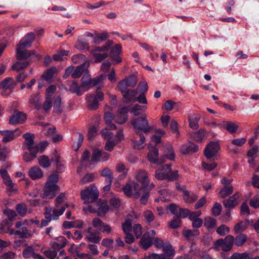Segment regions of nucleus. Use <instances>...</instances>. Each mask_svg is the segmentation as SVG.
Returning a JSON list of instances; mask_svg holds the SVG:
<instances>
[{"instance_id": "obj_64", "label": "nucleus", "mask_w": 259, "mask_h": 259, "mask_svg": "<svg viewBox=\"0 0 259 259\" xmlns=\"http://www.w3.org/2000/svg\"><path fill=\"white\" fill-rule=\"evenodd\" d=\"M230 259H251L248 254L244 252L242 253H233L230 257Z\"/></svg>"}, {"instance_id": "obj_31", "label": "nucleus", "mask_w": 259, "mask_h": 259, "mask_svg": "<svg viewBox=\"0 0 259 259\" xmlns=\"http://www.w3.org/2000/svg\"><path fill=\"white\" fill-rule=\"evenodd\" d=\"M88 66H78L74 71L71 74V76L73 78H77L81 76L82 74H85V76L89 75V71Z\"/></svg>"}, {"instance_id": "obj_43", "label": "nucleus", "mask_w": 259, "mask_h": 259, "mask_svg": "<svg viewBox=\"0 0 259 259\" xmlns=\"http://www.w3.org/2000/svg\"><path fill=\"white\" fill-rule=\"evenodd\" d=\"M184 194V199L187 203H192L198 199V196L196 194L191 193L188 191H185Z\"/></svg>"}, {"instance_id": "obj_58", "label": "nucleus", "mask_w": 259, "mask_h": 259, "mask_svg": "<svg viewBox=\"0 0 259 259\" xmlns=\"http://www.w3.org/2000/svg\"><path fill=\"white\" fill-rule=\"evenodd\" d=\"M52 107V97L48 95L46 96L45 101L43 105V108L46 111L50 110Z\"/></svg>"}, {"instance_id": "obj_33", "label": "nucleus", "mask_w": 259, "mask_h": 259, "mask_svg": "<svg viewBox=\"0 0 259 259\" xmlns=\"http://www.w3.org/2000/svg\"><path fill=\"white\" fill-rule=\"evenodd\" d=\"M28 102L30 106L34 107L37 110H39L41 108L39 103V97L38 95H31L29 98Z\"/></svg>"}, {"instance_id": "obj_37", "label": "nucleus", "mask_w": 259, "mask_h": 259, "mask_svg": "<svg viewBox=\"0 0 259 259\" xmlns=\"http://www.w3.org/2000/svg\"><path fill=\"white\" fill-rule=\"evenodd\" d=\"M137 134L139 135L140 141H137L135 140H133V147L136 149H141L144 148V144L145 141V138L144 135L140 132H136Z\"/></svg>"}, {"instance_id": "obj_39", "label": "nucleus", "mask_w": 259, "mask_h": 259, "mask_svg": "<svg viewBox=\"0 0 259 259\" xmlns=\"http://www.w3.org/2000/svg\"><path fill=\"white\" fill-rule=\"evenodd\" d=\"M233 192V187L230 186H224V187L220 190L219 194L220 197L224 198L231 194Z\"/></svg>"}, {"instance_id": "obj_54", "label": "nucleus", "mask_w": 259, "mask_h": 259, "mask_svg": "<svg viewBox=\"0 0 259 259\" xmlns=\"http://www.w3.org/2000/svg\"><path fill=\"white\" fill-rule=\"evenodd\" d=\"M13 79L12 77H7L0 83V89L2 88L8 89L13 84Z\"/></svg>"}, {"instance_id": "obj_34", "label": "nucleus", "mask_w": 259, "mask_h": 259, "mask_svg": "<svg viewBox=\"0 0 259 259\" xmlns=\"http://www.w3.org/2000/svg\"><path fill=\"white\" fill-rule=\"evenodd\" d=\"M80 86L78 85L76 81H71L70 82L69 91L75 94L77 96H81L83 94Z\"/></svg>"}, {"instance_id": "obj_21", "label": "nucleus", "mask_w": 259, "mask_h": 259, "mask_svg": "<svg viewBox=\"0 0 259 259\" xmlns=\"http://www.w3.org/2000/svg\"><path fill=\"white\" fill-rule=\"evenodd\" d=\"M85 232L88 233L86 236L87 239L91 242L94 243H98L101 240V237L100 236V233L97 230H95L93 227H90Z\"/></svg>"}, {"instance_id": "obj_8", "label": "nucleus", "mask_w": 259, "mask_h": 259, "mask_svg": "<svg viewBox=\"0 0 259 259\" xmlns=\"http://www.w3.org/2000/svg\"><path fill=\"white\" fill-rule=\"evenodd\" d=\"M106 75L101 74L100 77L91 78L90 77L89 75L85 76V74H84L82 77V81L80 85V87L82 90V92H84L88 91L91 87H94L99 84L102 80L105 78Z\"/></svg>"}, {"instance_id": "obj_1", "label": "nucleus", "mask_w": 259, "mask_h": 259, "mask_svg": "<svg viewBox=\"0 0 259 259\" xmlns=\"http://www.w3.org/2000/svg\"><path fill=\"white\" fill-rule=\"evenodd\" d=\"M113 44V41L112 40H108L103 46L96 47L91 50V54L95 59L94 63H98L106 59L108 56V51L110 49V58L113 63L115 64L121 63L122 59L119 56V54L121 53V46L117 44L111 48Z\"/></svg>"}, {"instance_id": "obj_6", "label": "nucleus", "mask_w": 259, "mask_h": 259, "mask_svg": "<svg viewBox=\"0 0 259 259\" xmlns=\"http://www.w3.org/2000/svg\"><path fill=\"white\" fill-rule=\"evenodd\" d=\"M104 94L100 90L98 87L95 94H89L86 98L88 108L91 110L97 109L99 106V103L104 100Z\"/></svg>"}, {"instance_id": "obj_63", "label": "nucleus", "mask_w": 259, "mask_h": 259, "mask_svg": "<svg viewBox=\"0 0 259 259\" xmlns=\"http://www.w3.org/2000/svg\"><path fill=\"white\" fill-rule=\"evenodd\" d=\"M181 226V221L178 217H174L171 221L169 227L172 229H177Z\"/></svg>"}, {"instance_id": "obj_55", "label": "nucleus", "mask_w": 259, "mask_h": 259, "mask_svg": "<svg viewBox=\"0 0 259 259\" xmlns=\"http://www.w3.org/2000/svg\"><path fill=\"white\" fill-rule=\"evenodd\" d=\"M247 237L245 235L240 234L237 236L234 239V243L237 246L242 245L246 241Z\"/></svg>"}, {"instance_id": "obj_46", "label": "nucleus", "mask_w": 259, "mask_h": 259, "mask_svg": "<svg viewBox=\"0 0 259 259\" xmlns=\"http://www.w3.org/2000/svg\"><path fill=\"white\" fill-rule=\"evenodd\" d=\"M128 111H130V106L123 107L121 108L119 110L118 113L119 115H122V116H123V117H124V118L122 119V120L119 121V122L120 123V124L125 123L126 121V120H127V117H128L127 112Z\"/></svg>"}, {"instance_id": "obj_49", "label": "nucleus", "mask_w": 259, "mask_h": 259, "mask_svg": "<svg viewBox=\"0 0 259 259\" xmlns=\"http://www.w3.org/2000/svg\"><path fill=\"white\" fill-rule=\"evenodd\" d=\"M38 160L39 165L44 168H47L51 164V161L47 156L42 155L38 158Z\"/></svg>"}, {"instance_id": "obj_48", "label": "nucleus", "mask_w": 259, "mask_h": 259, "mask_svg": "<svg viewBox=\"0 0 259 259\" xmlns=\"http://www.w3.org/2000/svg\"><path fill=\"white\" fill-rule=\"evenodd\" d=\"M163 251L168 255V259H172L174 256V250L169 243H167L162 247Z\"/></svg>"}, {"instance_id": "obj_17", "label": "nucleus", "mask_w": 259, "mask_h": 259, "mask_svg": "<svg viewBox=\"0 0 259 259\" xmlns=\"http://www.w3.org/2000/svg\"><path fill=\"white\" fill-rule=\"evenodd\" d=\"M240 193L237 192L228 199L224 200L223 201L224 207L228 209H231L235 207L240 203Z\"/></svg>"}, {"instance_id": "obj_62", "label": "nucleus", "mask_w": 259, "mask_h": 259, "mask_svg": "<svg viewBox=\"0 0 259 259\" xmlns=\"http://www.w3.org/2000/svg\"><path fill=\"white\" fill-rule=\"evenodd\" d=\"M199 117H189V126L194 130H197L199 127Z\"/></svg>"}, {"instance_id": "obj_24", "label": "nucleus", "mask_w": 259, "mask_h": 259, "mask_svg": "<svg viewBox=\"0 0 259 259\" xmlns=\"http://www.w3.org/2000/svg\"><path fill=\"white\" fill-rule=\"evenodd\" d=\"M109 206L105 202H102L99 205L98 210L93 208L91 206H88L87 208H83L84 211H89L91 212H97L98 215L103 216L108 211Z\"/></svg>"}, {"instance_id": "obj_50", "label": "nucleus", "mask_w": 259, "mask_h": 259, "mask_svg": "<svg viewBox=\"0 0 259 259\" xmlns=\"http://www.w3.org/2000/svg\"><path fill=\"white\" fill-rule=\"evenodd\" d=\"M54 110L58 114L63 112V107L61 105V99L60 97H57L54 100Z\"/></svg>"}, {"instance_id": "obj_35", "label": "nucleus", "mask_w": 259, "mask_h": 259, "mask_svg": "<svg viewBox=\"0 0 259 259\" xmlns=\"http://www.w3.org/2000/svg\"><path fill=\"white\" fill-rule=\"evenodd\" d=\"M29 175L32 179L35 180L41 178L43 176V173L39 167H33L30 169Z\"/></svg>"}, {"instance_id": "obj_14", "label": "nucleus", "mask_w": 259, "mask_h": 259, "mask_svg": "<svg viewBox=\"0 0 259 259\" xmlns=\"http://www.w3.org/2000/svg\"><path fill=\"white\" fill-rule=\"evenodd\" d=\"M137 77L135 75H131L120 80L117 85V88L121 92L128 90V88H134L137 83Z\"/></svg>"}, {"instance_id": "obj_9", "label": "nucleus", "mask_w": 259, "mask_h": 259, "mask_svg": "<svg viewBox=\"0 0 259 259\" xmlns=\"http://www.w3.org/2000/svg\"><path fill=\"white\" fill-rule=\"evenodd\" d=\"M81 199L84 203L89 204L94 202L99 196V191L96 187H87L80 192Z\"/></svg>"}, {"instance_id": "obj_53", "label": "nucleus", "mask_w": 259, "mask_h": 259, "mask_svg": "<svg viewBox=\"0 0 259 259\" xmlns=\"http://www.w3.org/2000/svg\"><path fill=\"white\" fill-rule=\"evenodd\" d=\"M216 225V220L211 217H206L204 220V226L207 229L213 228Z\"/></svg>"}, {"instance_id": "obj_30", "label": "nucleus", "mask_w": 259, "mask_h": 259, "mask_svg": "<svg viewBox=\"0 0 259 259\" xmlns=\"http://www.w3.org/2000/svg\"><path fill=\"white\" fill-rule=\"evenodd\" d=\"M140 243L144 250H147L152 244V241L149 232L144 234L142 237Z\"/></svg>"}, {"instance_id": "obj_19", "label": "nucleus", "mask_w": 259, "mask_h": 259, "mask_svg": "<svg viewBox=\"0 0 259 259\" xmlns=\"http://www.w3.org/2000/svg\"><path fill=\"white\" fill-rule=\"evenodd\" d=\"M0 133L3 136L2 142L5 143L12 141L21 134L20 131L18 129H16L14 131H1Z\"/></svg>"}, {"instance_id": "obj_7", "label": "nucleus", "mask_w": 259, "mask_h": 259, "mask_svg": "<svg viewBox=\"0 0 259 259\" xmlns=\"http://www.w3.org/2000/svg\"><path fill=\"white\" fill-rule=\"evenodd\" d=\"M141 190V187L139 184L134 181L126 183L122 188V191L126 196L131 197L133 195L135 199H138L140 197Z\"/></svg>"}, {"instance_id": "obj_22", "label": "nucleus", "mask_w": 259, "mask_h": 259, "mask_svg": "<svg viewBox=\"0 0 259 259\" xmlns=\"http://www.w3.org/2000/svg\"><path fill=\"white\" fill-rule=\"evenodd\" d=\"M26 115L24 113L15 110L13 115L9 118V123L15 125L23 123L26 119Z\"/></svg>"}, {"instance_id": "obj_60", "label": "nucleus", "mask_w": 259, "mask_h": 259, "mask_svg": "<svg viewBox=\"0 0 259 259\" xmlns=\"http://www.w3.org/2000/svg\"><path fill=\"white\" fill-rule=\"evenodd\" d=\"M148 91V84L146 81H141L140 82L137 89L136 91L137 93L138 92L140 93H146Z\"/></svg>"}, {"instance_id": "obj_15", "label": "nucleus", "mask_w": 259, "mask_h": 259, "mask_svg": "<svg viewBox=\"0 0 259 259\" xmlns=\"http://www.w3.org/2000/svg\"><path fill=\"white\" fill-rule=\"evenodd\" d=\"M148 148L150 152L148 154V160L153 163L160 164L164 162V157L158 158V150L155 146L152 147V144L150 143L148 145Z\"/></svg>"}, {"instance_id": "obj_51", "label": "nucleus", "mask_w": 259, "mask_h": 259, "mask_svg": "<svg viewBox=\"0 0 259 259\" xmlns=\"http://www.w3.org/2000/svg\"><path fill=\"white\" fill-rule=\"evenodd\" d=\"M165 149L167 151H165V154L162 156L164 157V159L166 157L170 160H174L175 158V154L171 146L170 145H167L165 147Z\"/></svg>"}, {"instance_id": "obj_40", "label": "nucleus", "mask_w": 259, "mask_h": 259, "mask_svg": "<svg viewBox=\"0 0 259 259\" xmlns=\"http://www.w3.org/2000/svg\"><path fill=\"white\" fill-rule=\"evenodd\" d=\"M56 71V68L55 67H52L44 72L41 75V77L48 82H50Z\"/></svg>"}, {"instance_id": "obj_26", "label": "nucleus", "mask_w": 259, "mask_h": 259, "mask_svg": "<svg viewBox=\"0 0 259 259\" xmlns=\"http://www.w3.org/2000/svg\"><path fill=\"white\" fill-rule=\"evenodd\" d=\"M35 35L33 33H28L20 40L17 46L25 48H29L31 47Z\"/></svg>"}, {"instance_id": "obj_45", "label": "nucleus", "mask_w": 259, "mask_h": 259, "mask_svg": "<svg viewBox=\"0 0 259 259\" xmlns=\"http://www.w3.org/2000/svg\"><path fill=\"white\" fill-rule=\"evenodd\" d=\"M15 235L18 236L20 238H27L30 236V234L26 227H22L19 230L15 231Z\"/></svg>"}, {"instance_id": "obj_12", "label": "nucleus", "mask_w": 259, "mask_h": 259, "mask_svg": "<svg viewBox=\"0 0 259 259\" xmlns=\"http://www.w3.org/2000/svg\"><path fill=\"white\" fill-rule=\"evenodd\" d=\"M62 211L60 213H57L56 209H53L51 206L46 207L44 212L45 219H42L41 222V226H47L49 222L52 220H57L59 217L62 214Z\"/></svg>"}, {"instance_id": "obj_20", "label": "nucleus", "mask_w": 259, "mask_h": 259, "mask_svg": "<svg viewBox=\"0 0 259 259\" xmlns=\"http://www.w3.org/2000/svg\"><path fill=\"white\" fill-rule=\"evenodd\" d=\"M65 199V195L64 193H61L56 198L55 200V208L53 209L57 210V214L60 213L62 211V214L65 210L66 207H69V204L67 203L63 204Z\"/></svg>"}, {"instance_id": "obj_32", "label": "nucleus", "mask_w": 259, "mask_h": 259, "mask_svg": "<svg viewBox=\"0 0 259 259\" xmlns=\"http://www.w3.org/2000/svg\"><path fill=\"white\" fill-rule=\"evenodd\" d=\"M102 134L104 136L105 139L108 140L105 146V150L108 151H112L115 146V143L109 140L112 138L113 133L112 132H107L105 134H104L103 132H102Z\"/></svg>"}, {"instance_id": "obj_4", "label": "nucleus", "mask_w": 259, "mask_h": 259, "mask_svg": "<svg viewBox=\"0 0 259 259\" xmlns=\"http://www.w3.org/2000/svg\"><path fill=\"white\" fill-rule=\"evenodd\" d=\"M155 178L159 180L167 179L169 181H175L179 178L178 171H171V164H166L155 171Z\"/></svg>"}, {"instance_id": "obj_47", "label": "nucleus", "mask_w": 259, "mask_h": 259, "mask_svg": "<svg viewBox=\"0 0 259 259\" xmlns=\"http://www.w3.org/2000/svg\"><path fill=\"white\" fill-rule=\"evenodd\" d=\"M146 109L147 107L146 106H142L138 104H136L130 109V112L135 116H138L141 114L143 110H145Z\"/></svg>"}, {"instance_id": "obj_3", "label": "nucleus", "mask_w": 259, "mask_h": 259, "mask_svg": "<svg viewBox=\"0 0 259 259\" xmlns=\"http://www.w3.org/2000/svg\"><path fill=\"white\" fill-rule=\"evenodd\" d=\"M58 176L56 174H52L46 182L44 189V197L49 199L54 198L57 192L60 190L57 185L58 181Z\"/></svg>"}, {"instance_id": "obj_18", "label": "nucleus", "mask_w": 259, "mask_h": 259, "mask_svg": "<svg viewBox=\"0 0 259 259\" xmlns=\"http://www.w3.org/2000/svg\"><path fill=\"white\" fill-rule=\"evenodd\" d=\"M109 156L110 154L108 153L98 149H95L93 151L91 162L94 163L99 161H106L109 159Z\"/></svg>"}, {"instance_id": "obj_27", "label": "nucleus", "mask_w": 259, "mask_h": 259, "mask_svg": "<svg viewBox=\"0 0 259 259\" xmlns=\"http://www.w3.org/2000/svg\"><path fill=\"white\" fill-rule=\"evenodd\" d=\"M198 146L194 143L188 142L182 146L181 152L184 154H192L197 152Z\"/></svg>"}, {"instance_id": "obj_11", "label": "nucleus", "mask_w": 259, "mask_h": 259, "mask_svg": "<svg viewBox=\"0 0 259 259\" xmlns=\"http://www.w3.org/2000/svg\"><path fill=\"white\" fill-rule=\"evenodd\" d=\"M234 238L231 235H227L224 239H220L215 242L214 248L219 250L221 247L224 251H228L231 249L234 243Z\"/></svg>"}, {"instance_id": "obj_44", "label": "nucleus", "mask_w": 259, "mask_h": 259, "mask_svg": "<svg viewBox=\"0 0 259 259\" xmlns=\"http://www.w3.org/2000/svg\"><path fill=\"white\" fill-rule=\"evenodd\" d=\"M184 237L189 240H193L194 236H197L199 235V232L198 230H187L183 231Z\"/></svg>"}, {"instance_id": "obj_52", "label": "nucleus", "mask_w": 259, "mask_h": 259, "mask_svg": "<svg viewBox=\"0 0 259 259\" xmlns=\"http://www.w3.org/2000/svg\"><path fill=\"white\" fill-rule=\"evenodd\" d=\"M4 213L7 217L8 218L6 220H8L10 223L14 220L17 217L16 212L9 208L5 209L4 210Z\"/></svg>"}, {"instance_id": "obj_41", "label": "nucleus", "mask_w": 259, "mask_h": 259, "mask_svg": "<svg viewBox=\"0 0 259 259\" xmlns=\"http://www.w3.org/2000/svg\"><path fill=\"white\" fill-rule=\"evenodd\" d=\"M72 61L74 64H79V65H85L88 59L85 55L79 54L73 56L72 57Z\"/></svg>"}, {"instance_id": "obj_25", "label": "nucleus", "mask_w": 259, "mask_h": 259, "mask_svg": "<svg viewBox=\"0 0 259 259\" xmlns=\"http://www.w3.org/2000/svg\"><path fill=\"white\" fill-rule=\"evenodd\" d=\"M67 240L63 236H59L51 242V246L53 249L57 251L64 247L67 244Z\"/></svg>"}, {"instance_id": "obj_10", "label": "nucleus", "mask_w": 259, "mask_h": 259, "mask_svg": "<svg viewBox=\"0 0 259 259\" xmlns=\"http://www.w3.org/2000/svg\"><path fill=\"white\" fill-rule=\"evenodd\" d=\"M131 123L136 130L142 131L145 133H149L153 129V127L149 125L145 116L135 118L131 121Z\"/></svg>"}, {"instance_id": "obj_28", "label": "nucleus", "mask_w": 259, "mask_h": 259, "mask_svg": "<svg viewBox=\"0 0 259 259\" xmlns=\"http://www.w3.org/2000/svg\"><path fill=\"white\" fill-rule=\"evenodd\" d=\"M123 98V102L125 103H129L131 102H135L137 96V92L132 89H128L124 92H121Z\"/></svg>"}, {"instance_id": "obj_38", "label": "nucleus", "mask_w": 259, "mask_h": 259, "mask_svg": "<svg viewBox=\"0 0 259 259\" xmlns=\"http://www.w3.org/2000/svg\"><path fill=\"white\" fill-rule=\"evenodd\" d=\"M101 175L105 178L106 183L111 184L113 181V172L108 167H105L101 172Z\"/></svg>"}, {"instance_id": "obj_56", "label": "nucleus", "mask_w": 259, "mask_h": 259, "mask_svg": "<svg viewBox=\"0 0 259 259\" xmlns=\"http://www.w3.org/2000/svg\"><path fill=\"white\" fill-rule=\"evenodd\" d=\"M69 51L66 50H61L58 51L53 56V59L55 61H59L63 60V56H66L68 55Z\"/></svg>"}, {"instance_id": "obj_36", "label": "nucleus", "mask_w": 259, "mask_h": 259, "mask_svg": "<svg viewBox=\"0 0 259 259\" xmlns=\"http://www.w3.org/2000/svg\"><path fill=\"white\" fill-rule=\"evenodd\" d=\"M75 48L81 51H87L89 50L90 46L87 40L83 39H79L77 40Z\"/></svg>"}, {"instance_id": "obj_42", "label": "nucleus", "mask_w": 259, "mask_h": 259, "mask_svg": "<svg viewBox=\"0 0 259 259\" xmlns=\"http://www.w3.org/2000/svg\"><path fill=\"white\" fill-rule=\"evenodd\" d=\"M205 133V131L203 130H200L197 132L191 133L190 137L193 140L197 142H201L204 139Z\"/></svg>"}, {"instance_id": "obj_16", "label": "nucleus", "mask_w": 259, "mask_h": 259, "mask_svg": "<svg viewBox=\"0 0 259 259\" xmlns=\"http://www.w3.org/2000/svg\"><path fill=\"white\" fill-rule=\"evenodd\" d=\"M220 149L218 141H211L205 148L204 154L207 159H210L215 155Z\"/></svg>"}, {"instance_id": "obj_29", "label": "nucleus", "mask_w": 259, "mask_h": 259, "mask_svg": "<svg viewBox=\"0 0 259 259\" xmlns=\"http://www.w3.org/2000/svg\"><path fill=\"white\" fill-rule=\"evenodd\" d=\"M221 127H224L230 134L236 133L238 130L239 126L231 121H223L219 125Z\"/></svg>"}, {"instance_id": "obj_59", "label": "nucleus", "mask_w": 259, "mask_h": 259, "mask_svg": "<svg viewBox=\"0 0 259 259\" xmlns=\"http://www.w3.org/2000/svg\"><path fill=\"white\" fill-rule=\"evenodd\" d=\"M110 206L114 209H118L119 208L121 202L119 199L116 197H113L110 199L109 201Z\"/></svg>"}, {"instance_id": "obj_57", "label": "nucleus", "mask_w": 259, "mask_h": 259, "mask_svg": "<svg viewBox=\"0 0 259 259\" xmlns=\"http://www.w3.org/2000/svg\"><path fill=\"white\" fill-rule=\"evenodd\" d=\"M4 183L8 186V190L10 192H13L16 190V189L14 188L15 184H14L10 176L8 175L7 177H5L3 179Z\"/></svg>"}, {"instance_id": "obj_61", "label": "nucleus", "mask_w": 259, "mask_h": 259, "mask_svg": "<svg viewBox=\"0 0 259 259\" xmlns=\"http://www.w3.org/2000/svg\"><path fill=\"white\" fill-rule=\"evenodd\" d=\"M218 234L221 236H225L230 232V228L225 225H222L216 230Z\"/></svg>"}, {"instance_id": "obj_5", "label": "nucleus", "mask_w": 259, "mask_h": 259, "mask_svg": "<svg viewBox=\"0 0 259 259\" xmlns=\"http://www.w3.org/2000/svg\"><path fill=\"white\" fill-rule=\"evenodd\" d=\"M16 58L17 60L26 61V65H28L33 60H39L41 56L37 54L35 50H27L25 48L17 46Z\"/></svg>"}, {"instance_id": "obj_2", "label": "nucleus", "mask_w": 259, "mask_h": 259, "mask_svg": "<svg viewBox=\"0 0 259 259\" xmlns=\"http://www.w3.org/2000/svg\"><path fill=\"white\" fill-rule=\"evenodd\" d=\"M23 137L25 141L23 143L22 149L27 150L29 152H25L23 153V159L25 162H29L36 157L38 153V147L34 145V137L33 134L27 133L23 135Z\"/></svg>"}, {"instance_id": "obj_23", "label": "nucleus", "mask_w": 259, "mask_h": 259, "mask_svg": "<svg viewBox=\"0 0 259 259\" xmlns=\"http://www.w3.org/2000/svg\"><path fill=\"white\" fill-rule=\"evenodd\" d=\"M136 177L137 181L142 184L141 190L145 189L149 184V179L148 174L144 170H139L136 173Z\"/></svg>"}, {"instance_id": "obj_13", "label": "nucleus", "mask_w": 259, "mask_h": 259, "mask_svg": "<svg viewBox=\"0 0 259 259\" xmlns=\"http://www.w3.org/2000/svg\"><path fill=\"white\" fill-rule=\"evenodd\" d=\"M93 227L96 228L99 232L101 231L107 235L110 234L112 232L111 226L104 223L100 219L95 218L92 221Z\"/></svg>"}]
</instances>
